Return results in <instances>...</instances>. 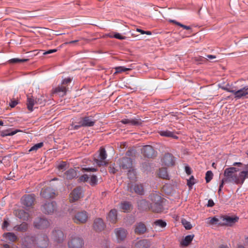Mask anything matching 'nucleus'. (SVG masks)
<instances>
[{
	"instance_id": "obj_44",
	"label": "nucleus",
	"mask_w": 248,
	"mask_h": 248,
	"mask_svg": "<svg viewBox=\"0 0 248 248\" xmlns=\"http://www.w3.org/2000/svg\"><path fill=\"white\" fill-rule=\"evenodd\" d=\"M213 176V173L211 170H208L206 172L205 174V180L207 183L210 182L212 179Z\"/></svg>"
},
{
	"instance_id": "obj_49",
	"label": "nucleus",
	"mask_w": 248,
	"mask_h": 248,
	"mask_svg": "<svg viewBox=\"0 0 248 248\" xmlns=\"http://www.w3.org/2000/svg\"><path fill=\"white\" fill-rule=\"evenodd\" d=\"M67 163L66 162L62 161L57 167V168L60 170H64L66 169Z\"/></svg>"
},
{
	"instance_id": "obj_24",
	"label": "nucleus",
	"mask_w": 248,
	"mask_h": 248,
	"mask_svg": "<svg viewBox=\"0 0 248 248\" xmlns=\"http://www.w3.org/2000/svg\"><path fill=\"white\" fill-rule=\"evenodd\" d=\"M107 219L112 223H116L117 219V210L115 209H111L108 215Z\"/></svg>"
},
{
	"instance_id": "obj_58",
	"label": "nucleus",
	"mask_w": 248,
	"mask_h": 248,
	"mask_svg": "<svg viewBox=\"0 0 248 248\" xmlns=\"http://www.w3.org/2000/svg\"><path fill=\"white\" fill-rule=\"evenodd\" d=\"M18 104L16 100H11L9 103V105L11 108L15 107Z\"/></svg>"
},
{
	"instance_id": "obj_9",
	"label": "nucleus",
	"mask_w": 248,
	"mask_h": 248,
	"mask_svg": "<svg viewBox=\"0 0 248 248\" xmlns=\"http://www.w3.org/2000/svg\"><path fill=\"white\" fill-rule=\"evenodd\" d=\"M135 233L137 235H142L147 231V228L144 222L142 221L137 222L133 226Z\"/></svg>"
},
{
	"instance_id": "obj_21",
	"label": "nucleus",
	"mask_w": 248,
	"mask_h": 248,
	"mask_svg": "<svg viewBox=\"0 0 248 248\" xmlns=\"http://www.w3.org/2000/svg\"><path fill=\"white\" fill-rule=\"evenodd\" d=\"M115 232L118 241L124 240L127 235V231L122 228H116L115 230Z\"/></svg>"
},
{
	"instance_id": "obj_17",
	"label": "nucleus",
	"mask_w": 248,
	"mask_h": 248,
	"mask_svg": "<svg viewBox=\"0 0 248 248\" xmlns=\"http://www.w3.org/2000/svg\"><path fill=\"white\" fill-rule=\"evenodd\" d=\"M141 153L147 158H152L155 156V152L151 145H145L141 149Z\"/></svg>"
},
{
	"instance_id": "obj_35",
	"label": "nucleus",
	"mask_w": 248,
	"mask_h": 248,
	"mask_svg": "<svg viewBox=\"0 0 248 248\" xmlns=\"http://www.w3.org/2000/svg\"><path fill=\"white\" fill-rule=\"evenodd\" d=\"M3 237L12 242L16 241L17 238V236L13 232L4 233L3 234Z\"/></svg>"
},
{
	"instance_id": "obj_55",
	"label": "nucleus",
	"mask_w": 248,
	"mask_h": 248,
	"mask_svg": "<svg viewBox=\"0 0 248 248\" xmlns=\"http://www.w3.org/2000/svg\"><path fill=\"white\" fill-rule=\"evenodd\" d=\"M9 223L8 220L6 219H4L2 225V229L4 230H6L7 228L9 226Z\"/></svg>"
},
{
	"instance_id": "obj_3",
	"label": "nucleus",
	"mask_w": 248,
	"mask_h": 248,
	"mask_svg": "<svg viewBox=\"0 0 248 248\" xmlns=\"http://www.w3.org/2000/svg\"><path fill=\"white\" fill-rule=\"evenodd\" d=\"M96 122L93 117L92 116L81 117L79 122H73L71 124V129L77 130L81 127L93 126Z\"/></svg>"
},
{
	"instance_id": "obj_64",
	"label": "nucleus",
	"mask_w": 248,
	"mask_h": 248,
	"mask_svg": "<svg viewBox=\"0 0 248 248\" xmlns=\"http://www.w3.org/2000/svg\"><path fill=\"white\" fill-rule=\"evenodd\" d=\"M244 246L246 248H248V237H246Z\"/></svg>"
},
{
	"instance_id": "obj_15",
	"label": "nucleus",
	"mask_w": 248,
	"mask_h": 248,
	"mask_svg": "<svg viewBox=\"0 0 248 248\" xmlns=\"http://www.w3.org/2000/svg\"><path fill=\"white\" fill-rule=\"evenodd\" d=\"M233 95L236 99L248 98V85L245 86L238 90H235L234 91Z\"/></svg>"
},
{
	"instance_id": "obj_47",
	"label": "nucleus",
	"mask_w": 248,
	"mask_h": 248,
	"mask_svg": "<svg viewBox=\"0 0 248 248\" xmlns=\"http://www.w3.org/2000/svg\"><path fill=\"white\" fill-rule=\"evenodd\" d=\"M28 60L27 59L14 58L10 60L9 62L11 63L24 62H27Z\"/></svg>"
},
{
	"instance_id": "obj_46",
	"label": "nucleus",
	"mask_w": 248,
	"mask_h": 248,
	"mask_svg": "<svg viewBox=\"0 0 248 248\" xmlns=\"http://www.w3.org/2000/svg\"><path fill=\"white\" fill-rule=\"evenodd\" d=\"M182 223L184 227L186 230H190L192 228V225L190 223L185 219L182 220Z\"/></svg>"
},
{
	"instance_id": "obj_56",
	"label": "nucleus",
	"mask_w": 248,
	"mask_h": 248,
	"mask_svg": "<svg viewBox=\"0 0 248 248\" xmlns=\"http://www.w3.org/2000/svg\"><path fill=\"white\" fill-rule=\"evenodd\" d=\"M83 169L86 171L95 172L97 170V169L92 167L85 168Z\"/></svg>"
},
{
	"instance_id": "obj_45",
	"label": "nucleus",
	"mask_w": 248,
	"mask_h": 248,
	"mask_svg": "<svg viewBox=\"0 0 248 248\" xmlns=\"http://www.w3.org/2000/svg\"><path fill=\"white\" fill-rule=\"evenodd\" d=\"M98 182L97 178L96 175H93L90 178V184L92 186H95L97 185Z\"/></svg>"
},
{
	"instance_id": "obj_23",
	"label": "nucleus",
	"mask_w": 248,
	"mask_h": 248,
	"mask_svg": "<svg viewBox=\"0 0 248 248\" xmlns=\"http://www.w3.org/2000/svg\"><path fill=\"white\" fill-rule=\"evenodd\" d=\"M150 246V243L147 239L140 240L135 243V248H148Z\"/></svg>"
},
{
	"instance_id": "obj_13",
	"label": "nucleus",
	"mask_w": 248,
	"mask_h": 248,
	"mask_svg": "<svg viewBox=\"0 0 248 248\" xmlns=\"http://www.w3.org/2000/svg\"><path fill=\"white\" fill-rule=\"evenodd\" d=\"M57 204L54 202L45 203L42 207V211L46 214H52L56 210Z\"/></svg>"
},
{
	"instance_id": "obj_27",
	"label": "nucleus",
	"mask_w": 248,
	"mask_h": 248,
	"mask_svg": "<svg viewBox=\"0 0 248 248\" xmlns=\"http://www.w3.org/2000/svg\"><path fill=\"white\" fill-rule=\"evenodd\" d=\"M67 91L66 86L61 84L54 89L53 93H58L60 95L63 96L66 94Z\"/></svg>"
},
{
	"instance_id": "obj_1",
	"label": "nucleus",
	"mask_w": 248,
	"mask_h": 248,
	"mask_svg": "<svg viewBox=\"0 0 248 248\" xmlns=\"http://www.w3.org/2000/svg\"><path fill=\"white\" fill-rule=\"evenodd\" d=\"M48 244L49 239L46 235H27L24 238L22 248H46Z\"/></svg>"
},
{
	"instance_id": "obj_63",
	"label": "nucleus",
	"mask_w": 248,
	"mask_h": 248,
	"mask_svg": "<svg viewBox=\"0 0 248 248\" xmlns=\"http://www.w3.org/2000/svg\"><path fill=\"white\" fill-rule=\"evenodd\" d=\"M19 131H20V130H15L12 131H10V136H13L15 134H16L18 132H19Z\"/></svg>"
},
{
	"instance_id": "obj_52",
	"label": "nucleus",
	"mask_w": 248,
	"mask_h": 248,
	"mask_svg": "<svg viewBox=\"0 0 248 248\" xmlns=\"http://www.w3.org/2000/svg\"><path fill=\"white\" fill-rule=\"evenodd\" d=\"M222 89L228 92L232 93L233 94L234 91L235 90H233L232 88H231L229 85H226L225 87H222Z\"/></svg>"
},
{
	"instance_id": "obj_60",
	"label": "nucleus",
	"mask_w": 248,
	"mask_h": 248,
	"mask_svg": "<svg viewBox=\"0 0 248 248\" xmlns=\"http://www.w3.org/2000/svg\"><path fill=\"white\" fill-rule=\"evenodd\" d=\"M215 203L214 201L212 199H209L208 201V203L207 204V206L209 207H213Z\"/></svg>"
},
{
	"instance_id": "obj_22",
	"label": "nucleus",
	"mask_w": 248,
	"mask_h": 248,
	"mask_svg": "<svg viewBox=\"0 0 248 248\" xmlns=\"http://www.w3.org/2000/svg\"><path fill=\"white\" fill-rule=\"evenodd\" d=\"M121 122L124 124H128L129 125H139L141 124L140 120L136 119H123L121 121Z\"/></svg>"
},
{
	"instance_id": "obj_59",
	"label": "nucleus",
	"mask_w": 248,
	"mask_h": 248,
	"mask_svg": "<svg viewBox=\"0 0 248 248\" xmlns=\"http://www.w3.org/2000/svg\"><path fill=\"white\" fill-rule=\"evenodd\" d=\"M227 183L228 182L223 178L220 182L219 188L222 189L224 186V184Z\"/></svg>"
},
{
	"instance_id": "obj_53",
	"label": "nucleus",
	"mask_w": 248,
	"mask_h": 248,
	"mask_svg": "<svg viewBox=\"0 0 248 248\" xmlns=\"http://www.w3.org/2000/svg\"><path fill=\"white\" fill-rule=\"evenodd\" d=\"M72 81V79L70 78H65L62 80L61 84L64 86L67 85Z\"/></svg>"
},
{
	"instance_id": "obj_51",
	"label": "nucleus",
	"mask_w": 248,
	"mask_h": 248,
	"mask_svg": "<svg viewBox=\"0 0 248 248\" xmlns=\"http://www.w3.org/2000/svg\"><path fill=\"white\" fill-rule=\"evenodd\" d=\"M89 178L87 174H84L79 177L78 179V181L80 182H87L89 180Z\"/></svg>"
},
{
	"instance_id": "obj_61",
	"label": "nucleus",
	"mask_w": 248,
	"mask_h": 248,
	"mask_svg": "<svg viewBox=\"0 0 248 248\" xmlns=\"http://www.w3.org/2000/svg\"><path fill=\"white\" fill-rule=\"evenodd\" d=\"M57 51V49H50L48 50L44 53V55H46L48 54H51L54 52H56Z\"/></svg>"
},
{
	"instance_id": "obj_4",
	"label": "nucleus",
	"mask_w": 248,
	"mask_h": 248,
	"mask_svg": "<svg viewBox=\"0 0 248 248\" xmlns=\"http://www.w3.org/2000/svg\"><path fill=\"white\" fill-rule=\"evenodd\" d=\"M68 245L69 248H82L84 246V241L79 236H72L68 243Z\"/></svg>"
},
{
	"instance_id": "obj_42",
	"label": "nucleus",
	"mask_w": 248,
	"mask_h": 248,
	"mask_svg": "<svg viewBox=\"0 0 248 248\" xmlns=\"http://www.w3.org/2000/svg\"><path fill=\"white\" fill-rule=\"evenodd\" d=\"M115 72L114 74L120 73L123 72H125L130 70L131 69L125 68L124 66H118L115 68Z\"/></svg>"
},
{
	"instance_id": "obj_30",
	"label": "nucleus",
	"mask_w": 248,
	"mask_h": 248,
	"mask_svg": "<svg viewBox=\"0 0 248 248\" xmlns=\"http://www.w3.org/2000/svg\"><path fill=\"white\" fill-rule=\"evenodd\" d=\"M65 177L67 179L71 180L76 178L77 173L76 170L73 169H70L65 172Z\"/></svg>"
},
{
	"instance_id": "obj_2",
	"label": "nucleus",
	"mask_w": 248,
	"mask_h": 248,
	"mask_svg": "<svg viewBox=\"0 0 248 248\" xmlns=\"http://www.w3.org/2000/svg\"><path fill=\"white\" fill-rule=\"evenodd\" d=\"M238 170V169L233 167L226 168L224 171V178L228 183L242 185L245 179L248 178V170L242 171L237 175L235 173Z\"/></svg>"
},
{
	"instance_id": "obj_48",
	"label": "nucleus",
	"mask_w": 248,
	"mask_h": 248,
	"mask_svg": "<svg viewBox=\"0 0 248 248\" xmlns=\"http://www.w3.org/2000/svg\"><path fill=\"white\" fill-rule=\"evenodd\" d=\"M195 183V179L193 176H191L189 179L187 180V185L189 187H192Z\"/></svg>"
},
{
	"instance_id": "obj_32",
	"label": "nucleus",
	"mask_w": 248,
	"mask_h": 248,
	"mask_svg": "<svg viewBox=\"0 0 248 248\" xmlns=\"http://www.w3.org/2000/svg\"><path fill=\"white\" fill-rule=\"evenodd\" d=\"M35 101L32 96H27V108L30 111H32L33 110V107L34 105Z\"/></svg>"
},
{
	"instance_id": "obj_50",
	"label": "nucleus",
	"mask_w": 248,
	"mask_h": 248,
	"mask_svg": "<svg viewBox=\"0 0 248 248\" xmlns=\"http://www.w3.org/2000/svg\"><path fill=\"white\" fill-rule=\"evenodd\" d=\"M195 61L198 62L199 63H203L206 62L207 59L204 57L199 56L195 58Z\"/></svg>"
},
{
	"instance_id": "obj_31",
	"label": "nucleus",
	"mask_w": 248,
	"mask_h": 248,
	"mask_svg": "<svg viewBox=\"0 0 248 248\" xmlns=\"http://www.w3.org/2000/svg\"><path fill=\"white\" fill-rule=\"evenodd\" d=\"M160 135L163 137H171L174 139H178V137L173 132L169 130H162L159 132Z\"/></svg>"
},
{
	"instance_id": "obj_39",
	"label": "nucleus",
	"mask_w": 248,
	"mask_h": 248,
	"mask_svg": "<svg viewBox=\"0 0 248 248\" xmlns=\"http://www.w3.org/2000/svg\"><path fill=\"white\" fill-rule=\"evenodd\" d=\"M16 230L18 231L25 232L28 228V225L26 223L23 222L20 225L16 226Z\"/></svg>"
},
{
	"instance_id": "obj_54",
	"label": "nucleus",
	"mask_w": 248,
	"mask_h": 248,
	"mask_svg": "<svg viewBox=\"0 0 248 248\" xmlns=\"http://www.w3.org/2000/svg\"><path fill=\"white\" fill-rule=\"evenodd\" d=\"M111 37H114L120 40H124L126 38L125 36H122L119 33H115L113 36H111Z\"/></svg>"
},
{
	"instance_id": "obj_16",
	"label": "nucleus",
	"mask_w": 248,
	"mask_h": 248,
	"mask_svg": "<svg viewBox=\"0 0 248 248\" xmlns=\"http://www.w3.org/2000/svg\"><path fill=\"white\" fill-rule=\"evenodd\" d=\"M34 201L35 195L34 194L25 195L21 199L22 204L26 207L32 206Z\"/></svg>"
},
{
	"instance_id": "obj_18",
	"label": "nucleus",
	"mask_w": 248,
	"mask_h": 248,
	"mask_svg": "<svg viewBox=\"0 0 248 248\" xmlns=\"http://www.w3.org/2000/svg\"><path fill=\"white\" fill-rule=\"evenodd\" d=\"M41 196L45 199L53 198L55 195V190L51 187H46L43 188L41 190Z\"/></svg>"
},
{
	"instance_id": "obj_8",
	"label": "nucleus",
	"mask_w": 248,
	"mask_h": 248,
	"mask_svg": "<svg viewBox=\"0 0 248 248\" xmlns=\"http://www.w3.org/2000/svg\"><path fill=\"white\" fill-rule=\"evenodd\" d=\"M99 151L100 153L98 155V158H94V162L99 166L107 165L108 164V162L105 160V159L107 158V155L105 148L101 147Z\"/></svg>"
},
{
	"instance_id": "obj_43",
	"label": "nucleus",
	"mask_w": 248,
	"mask_h": 248,
	"mask_svg": "<svg viewBox=\"0 0 248 248\" xmlns=\"http://www.w3.org/2000/svg\"><path fill=\"white\" fill-rule=\"evenodd\" d=\"M170 22H172V23H173L175 24H176V25H178V26H180L181 27H182L183 28H184V29H185L186 30H189L191 29V28L190 26L183 25V24H181V23L176 21L175 20H170Z\"/></svg>"
},
{
	"instance_id": "obj_57",
	"label": "nucleus",
	"mask_w": 248,
	"mask_h": 248,
	"mask_svg": "<svg viewBox=\"0 0 248 248\" xmlns=\"http://www.w3.org/2000/svg\"><path fill=\"white\" fill-rule=\"evenodd\" d=\"M10 130H7L6 131H3L0 133V136L2 137H6V136H10Z\"/></svg>"
},
{
	"instance_id": "obj_6",
	"label": "nucleus",
	"mask_w": 248,
	"mask_h": 248,
	"mask_svg": "<svg viewBox=\"0 0 248 248\" xmlns=\"http://www.w3.org/2000/svg\"><path fill=\"white\" fill-rule=\"evenodd\" d=\"M127 190L131 193H135L140 195H142L144 193L143 185L140 184L132 185L129 183L127 186Z\"/></svg>"
},
{
	"instance_id": "obj_20",
	"label": "nucleus",
	"mask_w": 248,
	"mask_h": 248,
	"mask_svg": "<svg viewBox=\"0 0 248 248\" xmlns=\"http://www.w3.org/2000/svg\"><path fill=\"white\" fill-rule=\"evenodd\" d=\"M162 161L163 164L167 166H172L175 163L174 157L170 153L165 154Z\"/></svg>"
},
{
	"instance_id": "obj_62",
	"label": "nucleus",
	"mask_w": 248,
	"mask_h": 248,
	"mask_svg": "<svg viewBox=\"0 0 248 248\" xmlns=\"http://www.w3.org/2000/svg\"><path fill=\"white\" fill-rule=\"evenodd\" d=\"M185 171H186V172L188 175H190L191 173V168L189 166H186L185 167Z\"/></svg>"
},
{
	"instance_id": "obj_29",
	"label": "nucleus",
	"mask_w": 248,
	"mask_h": 248,
	"mask_svg": "<svg viewBox=\"0 0 248 248\" xmlns=\"http://www.w3.org/2000/svg\"><path fill=\"white\" fill-rule=\"evenodd\" d=\"M150 207L152 211L154 212L159 213L162 211L163 206L162 202L157 203H151Z\"/></svg>"
},
{
	"instance_id": "obj_40",
	"label": "nucleus",
	"mask_w": 248,
	"mask_h": 248,
	"mask_svg": "<svg viewBox=\"0 0 248 248\" xmlns=\"http://www.w3.org/2000/svg\"><path fill=\"white\" fill-rule=\"evenodd\" d=\"M154 224L162 228H165L167 225L166 222L162 219L156 220L154 222Z\"/></svg>"
},
{
	"instance_id": "obj_36",
	"label": "nucleus",
	"mask_w": 248,
	"mask_h": 248,
	"mask_svg": "<svg viewBox=\"0 0 248 248\" xmlns=\"http://www.w3.org/2000/svg\"><path fill=\"white\" fill-rule=\"evenodd\" d=\"M150 200L153 202L152 203L162 202L161 196L157 193H152L150 195Z\"/></svg>"
},
{
	"instance_id": "obj_7",
	"label": "nucleus",
	"mask_w": 248,
	"mask_h": 248,
	"mask_svg": "<svg viewBox=\"0 0 248 248\" xmlns=\"http://www.w3.org/2000/svg\"><path fill=\"white\" fill-rule=\"evenodd\" d=\"M88 218V215L87 212L82 211L77 212L73 219L76 224H83L87 222Z\"/></svg>"
},
{
	"instance_id": "obj_12",
	"label": "nucleus",
	"mask_w": 248,
	"mask_h": 248,
	"mask_svg": "<svg viewBox=\"0 0 248 248\" xmlns=\"http://www.w3.org/2000/svg\"><path fill=\"white\" fill-rule=\"evenodd\" d=\"M118 163L120 168L123 170L131 169L132 167V160L127 157H124L119 159Z\"/></svg>"
},
{
	"instance_id": "obj_28",
	"label": "nucleus",
	"mask_w": 248,
	"mask_h": 248,
	"mask_svg": "<svg viewBox=\"0 0 248 248\" xmlns=\"http://www.w3.org/2000/svg\"><path fill=\"white\" fill-rule=\"evenodd\" d=\"M138 206L139 209L145 210L149 208V204L146 200L142 199L138 202Z\"/></svg>"
},
{
	"instance_id": "obj_19",
	"label": "nucleus",
	"mask_w": 248,
	"mask_h": 248,
	"mask_svg": "<svg viewBox=\"0 0 248 248\" xmlns=\"http://www.w3.org/2000/svg\"><path fill=\"white\" fill-rule=\"evenodd\" d=\"M105 224L101 218H95L93 221V228L96 232H101L105 228Z\"/></svg>"
},
{
	"instance_id": "obj_5",
	"label": "nucleus",
	"mask_w": 248,
	"mask_h": 248,
	"mask_svg": "<svg viewBox=\"0 0 248 248\" xmlns=\"http://www.w3.org/2000/svg\"><path fill=\"white\" fill-rule=\"evenodd\" d=\"M220 219L221 221L220 226H232L235 223L238 222L239 217L237 216L232 217L228 216H221L220 217Z\"/></svg>"
},
{
	"instance_id": "obj_33",
	"label": "nucleus",
	"mask_w": 248,
	"mask_h": 248,
	"mask_svg": "<svg viewBox=\"0 0 248 248\" xmlns=\"http://www.w3.org/2000/svg\"><path fill=\"white\" fill-rule=\"evenodd\" d=\"M120 208L124 211V212H128L131 209L132 204L129 202L124 201L121 203Z\"/></svg>"
},
{
	"instance_id": "obj_10",
	"label": "nucleus",
	"mask_w": 248,
	"mask_h": 248,
	"mask_svg": "<svg viewBox=\"0 0 248 248\" xmlns=\"http://www.w3.org/2000/svg\"><path fill=\"white\" fill-rule=\"evenodd\" d=\"M34 226L38 229H44L50 225L49 222L45 217H38L33 222Z\"/></svg>"
},
{
	"instance_id": "obj_26",
	"label": "nucleus",
	"mask_w": 248,
	"mask_h": 248,
	"mask_svg": "<svg viewBox=\"0 0 248 248\" xmlns=\"http://www.w3.org/2000/svg\"><path fill=\"white\" fill-rule=\"evenodd\" d=\"M16 215L19 218L24 221H27L29 219L30 215L28 212L23 210H18L16 212Z\"/></svg>"
},
{
	"instance_id": "obj_38",
	"label": "nucleus",
	"mask_w": 248,
	"mask_h": 248,
	"mask_svg": "<svg viewBox=\"0 0 248 248\" xmlns=\"http://www.w3.org/2000/svg\"><path fill=\"white\" fill-rule=\"evenodd\" d=\"M158 174H159V177L163 179H169V175L168 174V172H167V169L166 168L160 169Z\"/></svg>"
},
{
	"instance_id": "obj_25",
	"label": "nucleus",
	"mask_w": 248,
	"mask_h": 248,
	"mask_svg": "<svg viewBox=\"0 0 248 248\" xmlns=\"http://www.w3.org/2000/svg\"><path fill=\"white\" fill-rule=\"evenodd\" d=\"M206 223L208 225H217L220 226L221 224L220 217L218 218L216 216L213 217H209L206 218Z\"/></svg>"
},
{
	"instance_id": "obj_11",
	"label": "nucleus",
	"mask_w": 248,
	"mask_h": 248,
	"mask_svg": "<svg viewBox=\"0 0 248 248\" xmlns=\"http://www.w3.org/2000/svg\"><path fill=\"white\" fill-rule=\"evenodd\" d=\"M51 237L55 242L61 243L64 240L65 235L61 230L56 228L52 231Z\"/></svg>"
},
{
	"instance_id": "obj_34",
	"label": "nucleus",
	"mask_w": 248,
	"mask_h": 248,
	"mask_svg": "<svg viewBox=\"0 0 248 248\" xmlns=\"http://www.w3.org/2000/svg\"><path fill=\"white\" fill-rule=\"evenodd\" d=\"M194 237V235L193 234L186 235L181 242V245L185 247L187 246L191 242Z\"/></svg>"
},
{
	"instance_id": "obj_37",
	"label": "nucleus",
	"mask_w": 248,
	"mask_h": 248,
	"mask_svg": "<svg viewBox=\"0 0 248 248\" xmlns=\"http://www.w3.org/2000/svg\"><path fill=\"white\" fill-rule=\"evenodd\" d=\"M127 176L129 179L135 180L136 178V172L133 169H129L127 172Z\"/></svg>"
},
{
	"instance_id": "obj_14",
	"label": "nucleus",
	"mask_w": 248,
	"mask_h": 248,
	"mask_svg": "<svg viewBox=\"0 0 248 248\" xmlns=\"http://www.w3.org/2000/svg\"><path fill=\"white\" fill-rule=\"evenodd\" d=\"M83 190L81 187L78 186L74 188L70 193V201L73 202L78 201L83 197Z\"/></svg>"
},
{
	"instance_id": "obj_41",
	"label": "nucleus",
	"mask_w": 248,
	"mask_h": 248,
	"mask_svg": "<svg viewBox=\"0 0 248 248\" xmlns=\"http://www.w3.org/2000/svg\"><path fill=\"white\" fill-rule=\"evenodd\" d=\"M44 145L43 142H39L37 144H35L33 146H32L30 149L29 150V152L32 151H36L38 149L43 147Z\"/></svg>"
}]
</instances>
